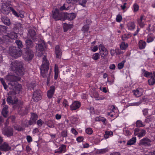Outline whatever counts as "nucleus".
<instances>
[{"mask_svg":"<svg viewBox=\"0 0 155 155\" xmlns=\"http://www.w3.org/2000/svg\"><path fill=\"white\" fill-rule=\"evenodd\" d=\"M5 79L10 82L8 83V87L10 89H13L16 91L21 90L22 88L21 85L18 84L17 82V81L20 80V78L19 77L8 75L6 77Z\"/></svg>","mask_w":155,"mask_h":155,"instance_id":"f257e3e1","label":"nucleus"},{"mask_svg":"<svg viewBox=\"0 0 155 155\" xmlns=\"http://www.w3.org/2000/svg\"><path fill=\"white\" fill-rule=\"evenodd\" d=\"M11 68L12 70L15 71L18 75H21L23 74L24 70L21 63L17 61H13L12 63Z\"/></svg>","mask_w":155,"mask_h":155,"instance_id":"f03ea898","label":"nucleus"},{"mask_svg":"<svg viewBox=\"0 0 155 155\" xmlns=\"http://www.w3.org/2000/svg\"><path fill=\"white\" fill-rule=\"evenodd\" d=\"M42 64L41 65L40 69L41 75L43 77L46 76L48 74V71L49 69V63L47 61L46 57L44 56L43 58Z\"/></svg>","mask_w":155,"mask_h":155,"instance_id":"7ed1b4c3","label":"nucleus"},{"mask_svg":"<svg viewBox=\"0 0 155 155\" xmlns=\"http://www.w3.org/2000/svg\"><path fill=\"white\" fill-rule=\"evenodd\" d=\"M1 11L5 15H8L11 11L13 14L16 17H18V15L12 7L8 6L5 3H3L2 5Z\"/></svg>","mask_w":155,"mask_h":155,"instance_id":"20e7f679","label":"nucleus"},{"mask_svg":"<svg viewBox=\"0 0 155 155\" xmlns=\"http://www.w3.org/2000/svg\"><path fill=\"white\" fill-rule=\"evenodd\" d=\"M17 38V33L12 32L3 37V40L0 38V45L5 42H12V39H16Z\"/></svg>","mask_w":155,"mask_h":155,"instance_id":"39448f33","label":"nucleus"},{"mask_svg":"<svg viewBox=\"0 0 155 155\" xmlns=\"http://www.w3.org/2000/svg\"><path fill=\"white\" fill-rule=\"evenodd\" d=\"M9 52L11 56L15 58L20 57L22 54L21 50H18L16 48L13 46H11L9 48Z\"/></svg>","mask_w":155,"mask_h":155,"instance_id":"423d86ee","label":"nucleus"},{"mask_svg":"<svg viewBox=\"0 0 155 155\" xmlns=\"http://www.w3.org/2000/svg\"><path fill=\"white\" fill-rule=\"evenodd\" d=\"M53 17L56 20H59L62 19L63 17L65 15L63 13H59L58 9H56L53 11Z\"/></svg>","mask_w":155,"mask_h":155,"instance_id":"0eeeda50","label":"nucleus"},{"mask_svg":"<svg viewBox=\"0 0 155 155\" xmlns=\"http://www.w3.org/2000/svg\"><path fill=\"white\" fill-rule=\"evenodd\" d=\"M7 101L8 104H9L13 105L15 104H19V103L21 104L20 102L18 101L17 97H14L11 96L8 97L7 98Z\"/></svg>","mask_w":155,"mask_h":155,"instance_id":"6e6552de","label":"nucleus"},{"mask_svg":"<svg viewBox=\"0 0 155 155\" xmlns=\"http://www.w3.org/2000/svg\"><path fill=\"white\" fill-rule=\"evenodd\" d=\"M111 108L112 109L110 112L107 113V115L111 117L115 118L118 116V110L114 106H112Z\"/></svg>","mask_w":155,"mask_h":155,"instance_id":"1a4fd4ad","label":"nucleus"},{"mask_svg":"<svg viewBox=\"0 0 155 155\" xmlns=\"http://www.w3.org/2000/svg\"><path fill=\"white\" fill-rule=\"evenodd\" d=\"M134 134L138 137H141L146 134V131L143 129L136 128L134 130Z\"/></svg>","mask_w":155,"mask_h":155,"instance_id":"9d476101","label":"nucleus"},{"mask_svg":"<svg viewBox=\"0 0 155 155\" xmlns=\"http://www.w3.org/2000/svg\"><path fill=\"white\" fill-rule=\"evenodd\" d=\"M66 1L67 3L72 4H74L78 1L79 5L83 7H85L86 6L87 0H66Z\"/></svg>","mask_w":155,"mask_h":155,"instance_id":"9b49d317","label":"nucleus"},{"mask_svg":"<svg viewBox=\"0 0 155 155\" xmlns=\"http://www.w3.org/2000/svg\"><path fill=\"white\" fill-rule=\"evenodd\" d=\"M41 91H36L34 92L33 98L35 101H38L41 100Z\"/></svg>","mask_w":155,"mask_h":155,"instance_id":"f8f14e48","label":"nucleus"},{"mask_svg":"<svg viewBox=\"0 0 155 155\" xmlns=\"http://www.w3.org/2000/svg\"><path fill=\"white\" fill-rule=\"evenodd\" d=\"M33 57V52L31 50L27 51L23 55L24 59L27 61H28L31 60Z\"/></svg>","mask_w":155,"mask_h":155,"instance_id":"ddd939ff","label":"nucleus"},{"mask_svg":"<svg viewBox=\"0 0 155 155\" xmlns=\"http://www.w3.org/2000/svg\"><path fill=\"white\" fill-rule=\"evenodd\" d=\"M44 44L43 43L42 44H39L36 45V54L38 56H41L43 54V51L44 49L43 46Z\"/></svg>","mask_w":155,"mask_h":155,"instance_id":"4468645a","label":"nucleus"},{"mask_svg":"<svg viewBox=\"0 0 155 155\" xmlns=\"http://www.w3.org/2000/svg\"><path fill=\"white\" fill-rule=\"evenodd\" d=\"M152 31L153 33L149 34L147 36V42L148 43L152 42L155 38V24L153 25V28Z\"/></svg>","mask_w":155,"mask_h":155,"instance_id":"2eb2a0df","label":"nucleus"},{"mask_svg":"<svg viewBox=\"0 0 155 155\" xmlns=\"http://www.w3.org/2000/svg\"><path fill=\"white\" fill-rule=\"evenodd\" d=\"M151 142V140L147 138H144L140 140L139 144L145 146H149Z\"/></svg>","mask_w":155,"mask_h":155,"instance_id":"dca6fc26","label":"nucleus"},{"mask_svg":"<svg viewBox=\"0 0 155 155\" xmlns=\"http://www.w3.org/2000/svg\"><path fill=\"white\" fill-rule=\"evenodd\" d=\"M133 94L136 97H138L142 95L143 92V88H138L135 90L133 91Z\"/></svg>","mask_w":155,"mask_h":155,"instance_id":"f3484780","label":"nucleus"},{"mask_svg":"<svg viewBox=\"0 0 155 155\" xmlns=\"http://www.w3.org/2000/svg\"><path fill=\"white\" fill-rule=\"evenodd\" d=\"M81 106V103L78 101H75L71 105L70 108L71 110H75L79 108Z\"/></svg>","mask_w":155,"mask_h":155,"instance_id":"a211bd4d","label":"nucleus"},{"mask_svg":"<svg viewBox=\"0 0 155 155\" xmlns=\"http://www.w3.org/2000/svg\"><path fill=\"white\" fill-rule=\"evenodd\" d=\"M55 53L57 58H61L62 54V51L59 45H57L55 47Z\"/></svg>","mask_w":155,"mask_h":155,"instance_id":"6ab92c4d","label":"nucleus"},{"mask_svg":"<svg viewBox=\"0 0 155 155\" xmlns=\"http://www.w3.org/2000/svg\"><path fill=\"white\" fill-rule=\"evenodd\" d=\"M66 149L65 145H62L58 149L55 150L54 152L59 153H64L65 152Z\"/></svg>","mask_w":155,"mask_h":155,"instance_id":"aec40b11","label":"nucleus"},{"mask_svg":"<svg viewBox=\"0 0 155 155\" xmlns=\"http://www.w3.org/2000/svg\"><path fill=\"white\" fill-rule=\"evenodd\" d=\"M11 149L8 143H4L2 145L0 146V149L5 151H7L10 150Z\"/></svg>","mask_w":155,"mask_h":155,"instance_id":"412c9836","label":"nucleus"},{"mask_svg":"<svg viewBox=\"0 0 155 155\" xmlns=\"http://www.w3.org/2000/svg\"><path fill=\"white\" fill-rule=\"evenodd\" d=\"M36 33L35 31L33 30H29L28 31V38H31L33 40L36 38Z\"/></svg>","mask_w":155,"mask_h":155,"instance_id":"4be33fe9","label":"nucleus"},{"mask_svg":"<svg viewBox=\"0 0 155 155\" xmlns=\"http://www.w3.org/2000/svg\"><path fill=\"white\" fill-rule=\"evenodd\" d=\"M54 87L51 86L50 87V89L48 91L47 96L48 98H51L54 94Z\"/></svg>","mask_w":155,"mask_h":155,"instance_id":"5701e85b","label":"nucleus"},{"mask_svg":"<svg viewBox=\"0 0 155 155\" xmlns=\"http://www.w3.org/2000/svg\"><path fill=\"white\" fill-rule=\"evenodd\" d=\"M73 25L71 24H68L64 23L63 24L64 31V32H66L69 29L73 28Z\"/></svg>","mask_w":155,"mask_h":155,"instance_id":"b1692460","label":"nucleus"},{"mask_svg":"<svg viewBox=\"0 0 155 155\" xmlns=\"http://www.w3.org/2000/svg\"><path fill=\"white\" fill-rule=\"evenodd\" d=\"M145 17L141 15L139 19H138L137 21L138 24L141 27H143L144 26V22L145 20Z\"/></svg>","mask_w":155,"mask_h":155,"instance_id":"393cba45","label":"nucleus"},{"mask_svg":"<svg viewBox=\"0 0 155 155\" xmlns=\"http://www.w3.org/2000/svg\"><path fill=\"white\" fill-rule=\"evenodd\" d=\"M59 72L58 70V66L55 64L54 68V79L55 80H56L58 78V77L59 76Z\"/></svg>","mask_w":155,"mask_h":155,"instance_id":"a878e982","label":"nucleus"},{"mask_svg":"<svg viewBox=\"0 0 155 155\" xmlns=\"http://www.w3.org/2000/svg\"><path fill=\"white\" fill-rule=\"evenodd\" d=\"M135 25L134 22H130L127 24V28L130 30H133L135 28Z\"/></svg>","mask_w":155,"mask_h":155,"instance_id":"bb28decb","label":"nucleus"},{"mask_svg":"<svg viewBox=\"0 0 155 155\" xmlns=\"http://www.w3.org/2000/svg\"><path fill=\"white\" fill-rule=\"evenodd\" d=\"M2 20L3 23L6 25H9L11 23L10 19L6 17H2Z\"/></svg>","mask_w":155,"mask_h":155,"instance_id":"cd10ccee","label":"nucleus"},{"mask_svg":"<svg viewBox=\"0 0 155 155\" xmlns=\"http://www.w3.org/2000/svg\"><path fill=\"white\" fill-rule=\"evenodd\" d=\"M76 14L74 13L68 14L66 16L69 20H72L74 19L76 17Z\"/></svg>","mask_w":155,"mask_h":155,"instance_id":"c85d7f7f","label":"nucleus"},{"mask_svg":"<svg viewBox=\"0 0 155 155\" xmlns=\"http://www.w3.org/2000/svg\"><path fill=\"white\" fill-rule=\"evenodd\" d=\"M142 74L143 76L147 78H150L152 76V73L151 72H148L145 70L143 71Z\"/></svg>","mask_w":155,"mask_h":155,"instance_id":"c756f323","label":"nucleus"},{"mask_svg":"<svg viewBox=\"0 0 155 155\" xmlns=\"http://www.w3.org/2000/svg\"><path fill=\"white\" fill-rule=\"evenodd\" d=\"M8 107L7 106H5L2 109V114L4 117H6L7 116L8 111L7 110Z\"/></svg>","mask_w":155,"mask_h":155,"instance_id":"7c9ffc66","label":"nucleus"},{"mask_svg":"<svg viewBox=\"0 0 155 155\" xmlns=\"http://www.w3.org/2000/svg\"><path fill=\"white\" fill-rule=\"evenodd\" d=\"M113 135V133L112 131H105V134L104 135V138L107 139L112 136Z\"/></svg>","mask_w":155,"mask_h":155,"instance_id":"2f4dec72","label":"nucleus"},{"mask_svg":"<svg viewBox=\"0 0 155 155\" xmlns=\"http://www.w3.org/2000/svg\"><path fill=\"white\" fill-rule=\"evenodd\" d=\"M136 141V137H133L130 140H129L127 143V145H131L134 144Z\"/></svg>","mask_w":155,"mask_h":155,"instance_id":"473e14b6","label":"nucleus"},{"mask_svg":"<svg viewBox=\"0 0 155 155\" xmlns=\"http://www.w3.org/2000/svg\"><path fill=\"white\" fill-rule=\"evenodd\" d=\"M146 45V43L142 40H140L139 43V46L140 49H143L145 48Z\"/></svg>","mask_w":155,"mask_h":155,"instance_id":"72a5a7b5","label":"nucleus"},{"mask_svg":"<svg viewBox=\"0 0 155 155\" xmlns=\"http://www.w3.org/2000/svg\"><path fill=\"white\" fill-rule=\"evenodd\" d=\"M144 101H145V99L143 98L142 99H141L139 102L132 103L129 104V105L128 106H138L140 105L141 103H143Z\"/></svg>","mask_w":155,"mask_h":155,"instance_id":"f704fd0d","label":"nucleus"},{"mask_svg":"<svg viewBox=\"0 0 155 155\" xmlns=\"http://www.w3.org/2000/svg\"><path fill=\"white\" fill-rule=\"evenodd\" d=\"M131 36V35L130 33H127L123 35L122 36V39L125 41L129 38H130Z\"/></svg>","mask_w":155,"mask_h":155,"instance_id":"c9c22d12","label":"nucleus"},{"mask_svg":"<svg viewBox=\"0 0 155 155\" xmlns=\"http://www.w3.org/2000/svg\"><path fill=\"white\" fill-rule=\"evenodd\" d=\"M95 120L96 121H101L104 123V124H106V119L105 118H104V117H96L95 119Z\"/></svg>","mask_w":155,"mask_h":155,"instance_id":"e433bc0d","label":"nucleus"},{"mask_svg":"<svg viewBox=\"0 0 155 155\" xmlns=\"http://www.w3.org/2000/svg\"><path fill=\"white\" fill-rule=\"evenodd\" d=\"M148 83L150 85H153L155 84V78L153 76L148 80Z\"/></svg>","mask_w":155,"mask_h":155,"instance_id":"4c0bfd02","label":"nucleus"},{"mask_svg":"<svg viewBox=\"0 0 155 155\" xmlns=\"http://www.w3.org/2000/svg\"><path fill=\"white\" fill-rule=\"evenodd\" d=\"M92 58L94 60H97L100 58V54L98 53H95L93 54Z\"/></svg>","mask_w":155,"mask_h":155,"instance_id":"58836bf2","label":"nucleus"},{"mask_svg":"<svg viewBox=\"0 0 155 155\" xmlns=\"http://www.w3.org/2000/svg\"><path fill=\"white\" fill-rule=\"evenodd\" d=\"M26 44L27 48L31 47L33 45L32 42L31 40L29 39L26 40Z\"/></svg>","mask_w":155,"mask_h":155,"instance_id":"ea45409f","label":"nucleus"},{"mask_svg":"<svg viewBox=\"0 0 155 155\" xmlns=\"http://www.w3.org/2000/svg\"><path fill=\"white\" fill-rule=\"evenodd\" d=\"M93 96L95 98L96 100H101L104 99V97H99L97 93L95 92Z\"/></svg>","mask_w":155,"mask_h":155,"instance_id":"a19ab883","label":"nucleus"},{"mask_svg":"<svg viewBox=\"0 0 155 155\" xmlns=\"http://www.w3.org/2000/svg\"><path fill=\"white\" fill-rule=\"evenodd\" d=\"M89 28L88 25H84L82 28L81 30L83 31L84 33L87 32Z\"/></svg>","mask_w":155,"mask_h":155,"instance_id":"79ce46f5","label":"nucleus"},{"mask_svg":"<svg viewBox=\"0 0 155 155\" xmlns=\"http://www.w3.org/2000/svg\"><path fill=\"white\" fill-rule=\"evenodd\" d=\"M128 46V45L127 43H126L124 42H122L120 45V48L122 50H125Z\"/></svg>","mask_w":155,"mask_h":155,"instance_id":"37998d69","label":"nucleus"},{"mask_svg":"<svg viewBox=\"0 0 155 155\" xmlns=\"http://www.w3.org/2000/svg\"><path fill=\"white\" fill-rule=\"evenodd\" d=\"M124 134L126 136H129L131 134V133L127 128H124L123 130Z\"/></svg>","mask_w":155,"mask_h":155,"instance_id":"c03bdc74","label":"nucleus"},{"mask_svg":"<svg viewBox=\"0 0 155 155\" xmlns=\"http://www.w3.org/2000/svg\"><path fill=\"white\" fill-rule=\"evenodd\" d=\"M136 126L137 127H144L145 125L143 124L141 121L138 120L136 122Z\"/></svg>","mask_w":155,"mask_h":155,"instance_id":"a18cd8bd","label":"nucleus"},{"mask_svg":"<svg viewBox=\"0 0 155 155\" xmlns=\"http://www.w3.org/2000/svg\"><path fill=\"white\" fill-rule=\"evenodd\" d=\"M38 118V116L35 114H32L31 115V120H32L33 122H35Z\"/></svg>","mask_w":155,"mask_h":155,"instance_id":"49530a36","label":"nucleus"},{"mask_svg":"<svg viewBox=\"0 0 155 155\" xmlns=\"http://www.w3.org/2000/svg\"><path fill=\"white\" fill-rule=\"evenodd\" d=\"M100 54L101 57H104L108 54V53L107 50H105L100 51Z\"/></svg>","mask_w":155,"mask_h":155,"instance_id":"de8ad7c7","label":"nucleus"},{"mask_svg":"<svg viewBox=\"0 0 155 155\" xmlns=\"http://www.w3.org/2000/svg\"><path fill=\"white\" fill-rule=\"evenodd\" d=\"M139 8L138 5L136 3H135L133 6V11L134 12H136L137 11Z\"/></svg>","mask_w":155,"mask_h":155,"instance_id":"09e8293b","label":"nucleus"},{"mask_svg":"<svg viewBox=\"0 0 155 155\" xmlns=\"http://www.w3.org/2000/svg\"><path fill=\"white\" fill-rule=\"evenodd\" d=\"M126 61L124 60L121 62L119 63L118 64V68L119 69H121L123 68L124 66V64L125 62Z\"/></svg>","mask_w":155,"mask_h":155,"instance_id":"8fccbe9b","label":"nucleus"},{"mask_svg":"<svg viewBox=\"0 0 155 155\" xmlns=\"http://www.w3.org/2000/svg\"><path fill=\"white\" fill-rule=\"evenodd\" d=\"M15 42L19 48H21L23 47V45L21 41L17 40Z\"/></svg>","mask_w":155,"mask_h":155,"instance_id":"3c124183","label":"nucleus"},{"mask_svg":"<svg viewBox=\"0 0 155 155\" xmlns=\"http://www.w3.org/2000/svg\"><path fill=\"white\" fill-rule=\"evenodd\" d=\"M118 51V49H116L115 50H114V49H111L110 50V54L112 56L114 55L115 54H118L119 53H118L117 52Z\"/></svg>","mask_w":155,"mask_h":155,"instance_id":"603ef678","label":"nucleus"},{"mask_svg":"<svg viewBox=\"0 0 155 155\" xmlns=\"http://www.w3.org/2000/svg\"><path fill=\"white\" fill-rule=\"evenodd\" d=\"M86 132L88 134H91L93 132L92 129L91 128H87L86 129Z\"/></svg>","mask_w":155,"mask_h":155,"instance_id":"864d4df0","label":"nucleus"},{"mask_svg":"<svg viewBox=\"0 0 155 155\" xmlns=\"http://www.w3.org/2000/svg\"><path fill=\"white\" fill-rule=\"evenodd\" d=\"M0 81L2 83V84L4 86L5 89L6 90L8 88V87L7 86L5 82L4 79L2 78H1L0 79Z\"/></svg>","mask_w":155,"mask_h":155,"instance_id":"5fc2aeb1","label":"nucleus"},{"mask_svg":"<svg viewBox=\"0 0 155 155\" xmlns=\"http://www.w3.org/2000/svg\"><path fill=\"white\" fill-rule=\"evenodd\" d=\"M13 129H11L10 130L7 131L6 134L8 137L11 136L13 134Z\"/></svg>","mask_w":155,"mask_h":155,"instance_id":"6e6d98bb","label":"nucleus"},{"mask_svg":"<svg viewBox=\"0 0 155 155\" xmlns=\"http://www.w3.org/2000/svg\"><path fill=\"white\" fill-rule=\"evenodd\" d=\"M122 19V17L120 14L118 15L116 17V20L117 22H120Z\"/></svg>","mask_w":155,"mask_h":155,"instance_id":"4d7b16f0","label":"nucleus"},{"mask_svg":"<svg viewBox=\"0 0 155 155\" xmlns=\"http://www.w3.org/2000/svg\"><path fill=\"white\" fill-rule=\"evenodd\" d=\"M91 49L92 51L95 52L98 50V48L97 46H92L91 47Z\"/></svg>","mask_w":155,"mask_h":155,"instance_id":"13d9d810","label":"nucleus"},{"mask_svg":"<svg viewBox=\"0 0 155 155\" xmlns=\"http://www.w3.org/2000/svg\"><path fill=\"white\" fill-rule=\"evenodd\" d=\"M100 90L105 93H106L107 92L108 89L106 87H100Z\"/></svg>","mask_w":155,"mask_h":155,"instance_id":"bf43d9fd","label":"nucleus"},{"mask_svg":"<svg viewBox=\"0 0 155 155\" xmlns=\"http://www.w3.org/2000/svg\"><path fill=\"white\" fill-rule=\"evenodd\" d=\"M62 104L65 107H66L68 106V102L66 100L64 99L63 100Z\"/></svg>","mask_w":155,"mask_h":155,"instance_id":"052dcab7","label":"nucleus"},{"mask_svg":"<svg viewBox=\"0 0 155 155\" xmlns=\"http://www.w3.org/2000/svg\"><path fill=\"white\" fill-rule=\"evenodd\" d=\"M129 101V100L127 98H126L122 100L121 101V103L122 104L125 105Z\"/></svg>","mask_w":155,"mask_h":155,"instance_id":"680f3d73","label":"nucleus"},{"mask_svg":"<svg viewBox=\"0 0 155 155\" xmlns=\"http://www.w3.org/2000/svg\"><path fill=\"white\" fill-rule=\"evenodd\" d=\"M15 129L18 131H21L23 130V128L18 125H15L14 127Z\"/></svg>","mask_w":155,"mask_h":155,"instance_id":"e2e57ef3","label":"nucleus"},{"mask_svg":"<svg viewBox=\"0 0 155 155\" xmlns=\"http://www.w3.org/2000/svg\"><path fill=\"white\" fill-rule=\"evenodd\" d=\"M99 49L100 51L106 50L105 48L104 47L103 45L101 44L99 45Z\"/></svg>","mask_w":155,"mask_h":155,"instance_id":"0e129e2a","label":"nucleus"},{"mask_svg":"<svg viewBox=\"0 0 155 155\" xmlns=\"http://www.w3.org/2000/svg\"><path fill=\"white\" fill-rule=\"evenodd\" d=\"M99 49L100 51L106 50L105 48L104 47L103 45L101 44L99 45Z\"/></svg>","mask_w":155,"mask_h":155,"instance_id":"69168bd1","label":"nucleus"},{"mask_svg":"<svg viewBox=\"0 0 155 155\" xmlns=\"http://www.w3.org/2000/svg\"><path fill=\"white\" fill-rule=\"evenodd\" d=\"M83 137L81 136L77 138V140L79 142H81L83 140Z\"/></svg>","mask_w":155,"mask_h":155,"instance_id":"338daca9","label":"nucleus"},{"mask_svg":"<svg viewBox=\"0 0 155 155\" xmlns=\"http://www.w3.org/2000/svg\"><path fill=\"white\" fill-rule=\"evenodd\" d=\"M17 14L18 15L19 17L20 16L21 18H23L24 17L25 12L23 11H21L19 12V14Z\"/></svg>","mask_w":155,"mask_h":155,"instance_id":"774afa93","label":"nucleus"}]
</instances>
